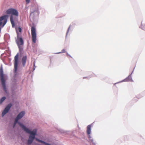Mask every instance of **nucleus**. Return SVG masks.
Here are the masks:
<instances>
[{
	"label": "nucleus",
	"mask_w": 145,
	"mask_h": 145,
	"mask_svg": "<svg viewBox=\"0 0 145 145\" xmlns=\"http://www.w3.org/2000/svg\"><path fill=\"white\" fill-rule=\"evenodd\" d=\"M6 13L7 14H11L10 16V21L12 27H14L15 26V24L14 21L13 16V15L16 17H18V11L15 9L10 8L8 9L6 11Z\"/></svg>",
	"instance_id": "f257e3e1"
},
{
	"label": "nucleus",
	"mask_w": 145,
	"mask_h": 145,
	"mask_svg": "<svg viewBox=\"0 0 145 145\" xmlns=\"http://www.w3.org/2000/svg\"><path fill=\"white\" fill-rule=\"evenodd\" d=\"M25 113L24 111H22L18 115L16 118H18V119L19 120L24 115Z\"/></svg>",
	"instance_id": "1a4fd4ad"
},
{
	"label": "nucleus",
	"mask_w": 145,
	"mask_h": 145,
	"mask_svg": "<svg viewBox=\"0 0 145 145\" xmlns=\"http://www.w3.org/2000/svg\"><path fill=\"white\" fill-rule=\"evenodd\" d=\"M67 55H68L70 57H71L70 56V55H68L67 54Z\"/></svg>",
	"instance_id": "aec40b11"
},
{
	"label": "nucleus",
	"mask_w": 145,
	"mask_h": 145,
	"mask_svg": "<svg viewBox=\"0 0 145 145\" xmlns=\"http://www.w3.org/2000/svg\"><path fill=\"white\" fill-rule=\"evenodd\" d=\"M68 31L67 33V34L68 33Z\"/></svg>",
	"instance_id": "412c9836"
},
{
	"label": "nucleus",
	"mask_w": 145,
	"mask_h": 145,
	"mask_svg": "<svg viewBox=\"0 0 145 145\" xmlns=\"http://www.w3.org/2000/svg\"><path fill=\"white\" fill-rule=\"evenodd\" d=\"M19 120V119H18V118H16V119H15V121L14 122V125H13V127H14L16 124V123H18L19 124V122H18V120Z\"/></svg>",
	"instance_id": "ddd939ff"
},
{
	"label": "nucleus",
	"mask_w": 145,
	"mask_h": 145,
	"mask_svg": "<svg viewBox=\"0 0 145 145\" xmlns=\"http://www.w3.org/2000/svg\"><path fill=\"white\" fill-rule=\"evenodd\" d=\"M0 76L1 80V81L2 85L3 87V89L5 92H6L7 89H6V87L5 84V80L4 78L3 70L2 67H1L0 69Z\"/></svg>",
	"instance_id": "7ed1b4c3"
},
{
	"label": "nucleus",
	"mask_w": 145,
	"mask_h": 145,
	"mask_svg": "<svg viewBox=\"0 0 145 145\" xmlns=\"http://www.w3.org/2000/svg\"><path fill=\"white\" fill-rule=\"evenodd\" d=\"M18 30L19 32H21L22 31V29L20 27H19L18 28Z\"/></svg>",
	"instance_id": "dca6fc26"
},
{
	"label": "nucleus",
	"mask_w": 145,
	"mask_h": 145,
	"mask_svg": "<svg viewBox=\"0 0 145 145\" xmlns=\"http://www.w3.org/2000/svg\"><path fill=\"white\" fill-rule=\"evenodd\" d=\"M19 120V119H18V118H16V119H15V121L14 122V125H13V127H14L16 124V123H18L19 124V122H18V120Z\"/></svg>",
	"instance_id": "9b49d317"
},
{
	"label": "nucleus",
	"mask_w": 145,
	"mask_h": 145,
	"mask_svg": "<svg viewBox=\"0 0 145 145\" xmlns=\"http://www.w3.org/2000/svg\"><path fill=\"white\" fill-rule=\"evenodd\" d=\"M12 106L11 103L8 104L4 110L3 111L2 114V117H3L10 110V108Z\"/></svg>",
	"instance_id": "423d86ee"
},
{
	"label": "nucleus",
	"mask_w": 145,
	"mask_h": 145,
	"mask_svg": "<svg viewBox=\"0 0 145 145\" xmlns=\"http://www.w3.org/2000/svg\"><path fill=\"white\" fill-rule=\"evenodd\" d=\"M31 31L32 41L34 43H35L37 39V34L35 27L34 26H32L31 27Z\"/></svg>",
	"instance_id": "20e7f679"
},
{
	"label": "nucleus",
	"mask_w": 145,
	"mask_h": 145,
	"mask_svg": "<svg viewBox=\"0 0 145 145\" xmlns=\"http://www.w3.org/2000/svg\"><path fill=\"white\" fill-rule=\"evenodd\" d=\"M8 17V16L7 15H5L0 17V22L3 20H4V22L3 24V26H4L6 24L7 22V18Z\"/></svg>",
	"instance_id": "0eeeda50"
},
{
	"label": "nucleus",
	"mask_w": 145,
	"mask_h": 145,
	"mask_svg": "<svg viewBox=\"0 0 145 145\" xmlns=\"http://www.w3.org/2000/svg\"><path fill=\"white\" fill-rule=\"evenodd\" d=\"M25 1L27 3H28L30 2V0H25Z\"/></svg>",
	"instance_id": "a211bd4d"
},
{
	"label": "nucleus",
	"mask_w": 145,
	"mask_h": 145,
	"mask_svg": "<svg viewBox=\"0 0 145 145\" xmlns=\"http://www.w3.org/2000/svg\"><path fill=\"white\" fill-rule=\"evenodd\" d=\"M27 59V57L26 56H23L22 58V62L23 67H24L25 65Z\"/></svg>",
	"instance_id": "6e6552de"
},
{
	"label": "nucleus",
	"mask_w": 145,
	"mask_h": 145,
	"mask_svg": "<svg viewBox=\"0 0 145 145\" xmlns=\"http://www.w3.org/2000/svg\"><path fill=\"white\" fill-rule=\"evenodd\" d=\"M91 125H88L87 126V133L89 135L91 133Z\"/></svg>",
	"instance_id": "9d476101"
},
{
	"label": "nucleus",
	"mask_w": 145,
	"mask_h": 145,
	"mask_svg": "<svg viewBox=\"0 0 145 145\" xmlns=\"http://www.w3.org/2000/svg\"><path fill=\"white\" fill-rule=\"evenodd\" d=\"M17 35V40L16 41V43L19 48L20 51L22 50L23 48V45L24 41L22 38L21 37H19L18 34V31L16 30Z\"/></svg>",
	"instance_id": "f03ea898"
},
{
	"label": "nucleus",
	"mask_w": 145,
	"mask_h": 145,
	"mask_svg": "<svg viewBox=\"0 0 145 145\" xmlns=\"http://www.w3.org/2000/svg\"><path fill=\"white\" fill-rule=\"evenodd\" d=\"M6 98L5 97H3L0 99V104H1L5 99Z\"/></svg>",
	"instance_id": "4468645a"
},
{
	"label": "nucleus",
	"mask_w": 145,
	"mask_h": 145,
	"mask_svg": "<svg viewBox=\"0 0 145 145\" xmlns=\"http://www.w3.org/2000/svg\"><path fill=\"white\" fill-rule=\"evenodd\" d=\"M65 52V49H63L62 50V52H59V53H64Z\"/></svg>",
	"instance_id": "f3484780"
},
{
	"label": "nucleus",
	"mask_w": 145,
	"mask_h": 145,
	"mask_svg": "<svg viewBox=\"0 0 145 145\" xmlns=\"http://www.w3.org/2000/svg\"><path fill=\"white\" fill-rule=\"evenodd\" d=\"M19 120V119H18V118H16V119H15V121L14 122V125H13V127H14L16 124V123H18L19 124V122H18V120Z\"/></svg>",
	"instance_id": "f8f14e48"
},
{
	"label": "nucleus",
	"mask_w": 145,
	"mask_h": 145,
	"mask_svg": "<svg viewBox=\"0 0 145 145\" xmlns=\"http://www.w3.org/2000/svg\"><path fill=\"white\" fill-rule=\"evenodd\" d=\"M19 54L17 53L15 56L14 58V72L15 73L17 72L18 65Z\"/></svg>",
	"instance_id": "39448f33"
},
{
	"label": "nucleus",
	"mask_w": 145,
	"mask_h": 145,
	"mask_svg": "<svg viewBox=\"0 0 145 145\" xmlns=\"http://www.w3.org/2000/svg\"><path fill=\"white\" fill-rule=\"evenodd\" d=\"M141 27L142 29L145 30V24L142 23Z\"/></svg>",
	"instance_id": "2eb2a0df"
},
{
	"label": "nucleus",
	"mask_w": 145,
	"mask_h": 145,
	"mask_svg": "<svg viewBox=\"0 0 145 145\" xmlns=\"http://www.w3.org/2000/svg\"><path fill=\"white\" fill-rule=\"evenodd\" d=\"M2 22H0V26L2 25Z\"/></svg>",
	"instance_id": "6ab92c4d"
}]
</instances>
